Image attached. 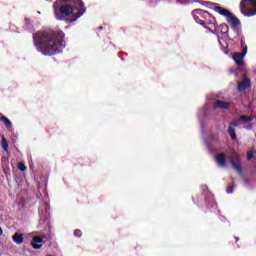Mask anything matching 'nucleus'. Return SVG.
<instances>
[{
    "label": "nucleus",
    "mask_w": 256,
    "mask_h": 256,
    "mask_svg": "<svg viewBox=\"0 0 256 256\" xmlns=\"http://www.w3.org/2000/svg\"><path fill=\"white\" fill-rule=\"evenodd\" d=\"M0 121H2V123L5 125V127H7V129H11V127H13L11 120H9V118H7L5 116H1Z\"/></svg>",
    "instance_id": "2eb2a0df"
},
{
    "label": "nucleus",
    "mask_w": 256,
    "mask_h": 256,
    "mask_svg": "<svg viewBox=\"0 0 256 256\" xmlns=\"http://www.w3.org/2000/svg\"><path fill=\"white\" fill-rule=\"evenodd\" d=\"M240 11L244 17L256 15V0H241Z\"/></svg>",
    "instance_id": "39448f33"
},
{
    "label": "nucleus",
    "mask_w": 256,
    "mask_h": 256,
    "mask_svg": "<svg viewBox=\"0 0 256 256\" xmlns=\"http://www.w3.org/2000/svg\"><path fill=\"white\" fill-rule=\"evenodd\" d=\"M43 239H45V236H34L31 241L33 249H41L43 247V243H45Z\"/></svg>",
    "instance_id": "9d476101"
},
{
    "label": "nucleus",
    "mask_w": 256,
    "mask_h": 256,
    "mask_svg": "<svg viewBox=\"0 0 256 256\" xmlns=\"http://www.w3.org/2000/svg\"><path fill=\"white\" fill-rule=\"evenodd\" d=\"M81 235H82L81 230H75L74 231V236L75 237L79 238V237H81Z\"/></svg>",
    "instance_id": "412c9836"
},
{
    "label": "nucleus",
    "mask_w": 256,
    "mask_h": 256,
    "mask_svg": "<svg viewBox=\"0 0 256 256\" xmlns=\"http://www.w3.org/2000/svg\"><path fill=\"white\" fill-rule=\"evenodd\" d=\"M236 241H239V238H236Z\"/></svg>",
    "instance_id": "b1692460"
},
{
    "label": "nucleus",
    "mask_w": 256,
    "mask_h": 256,
    "mask_svg": "<svg viewBox=\"0 0 256 256\" xmlns=\"http://www.w3.org/2000/svg\"><path fill=\"white\" fill-rule=\"evenodd\" d=\"M211 33L217 35L218 41L221 44V37L220 35H225L229 37L227 33H229V26L227 24H221L220 26L215 25V22H212L209 27H206Z\"/></svg>",
    "instance_id": "0eeeda50"
},
{
    "label": "nucleus",
    "mask_w": 256,
    "mask_h": 256,
    "mask_svg": "<svg viewBox=\"0 0 256 256\" xmlns=\"http://www.w3.org/2000/svg\"><path fill=\"white\" fill-rule=\"evenodd\" d=\"M207 111H209V105H205L201 110V113L204 115V117H207Z\"/></svg>",
    "instance_id": "f3484780"
},
{
    "label": "nucleus",
    "mask_w": 256,
    "mask_h": 256,
    "mask_svg": "<svg viewBox=\"0 0 256 256\" xmlns=\"http://www.w3.org/2000/svg\"><path fill=\"white\" fill-rule=\"evenodd\" d=\"M249 87H251V80L245 77L243 81L238 84V91H245V89H249Z\"/></svg>",
    "instance_id": "9b49d317"
},
{
    "label": "nucleus",
    "mask_w": 256,
    "mask_h": 256,
    "mask_svg": "<svg viewBox=\"0 0 256 256\" xmlns=\"http://www.w3.org/2000/svg\"><path fill=\"white\" fill-rule=\"evenodd\" d=\"M230 163L237 173H241V158H239V154L230 156Z\"/></svg>",
    "instance_id": "1a4fd4ad"
},
{
    "label": "nucleus",
    "mask_w": 256,
    "mask_h": 256,
    "mask_svg": "<svg viewBox=\"0 0 256 256\" xmlns=\"http://www.w3.org/2000/svg\"><path fill=\"white\" fill-rule=\"evenodd\" d=\"M214 11L216 13H218L219 15H222V17H225L227 23H229V25H231V27H233V29H235L239 25V23H240L239 18H237L235 15H233V13H231L229 10H227L221 6H215Z\"/></svg>",
    "instance_id": "20e7f679"
},
{
    "label": "nucleus",
    "mask_w": 256,
    "mask_h": 256,
    "mask_svg": "<svg viewBox=\"0 0 256 256\" xmlns=\"http://www.w3.org/2000/svg\"><path fill=\"white\" fill-rule=\"evenodd\" d=\"M37 13H38V15H41V12H40V11H38Z\"/></svg>",
    "instance_id": "4be33fe9"
},
{
    "label": "nucleus",
    "mask_w": 256,
    "mask_h": 256,
    "mask_svg": "<svg viewBox=\"0 0 256 256\" xmlns=\"http://www.w3.org/2000/svg\"><path fill=\"white\" fill-rule=\"evenodd\" d=\"M54 17L58 21H63L65 17L72 15L70 21H77L85 13V6L81 0H57L53 4Z\"/></svg>",
    "instance_id": "f03ea898"
},
{
    "label": "nucleus",
    "mask_w": 256,
    "mask_h": 256,
    "mask_svg": "<svg viewBox=\"0 0 256 256\" xmlns=\"http://www.w3.org/2000/svg\"><path fill=\"white\" fill-rule=\"evenodd\" d=\"M245 55H247V46H245L241 52H236L233 54L232 59L235 61L236 65H243V59H245Z\"/></svg>",
    "instance_id": "6e6552de"
},
{
    "label": "nucleus",
    "mask_w": 256,
    "mask_h": 256,
    "mask_svg": "<svg viewBox=\"0 0 256 256\" xmlns=\"http://www.w3.org/2000/svg\"><path fill=\"white\" fill-rule=\"evenodd\" d=\"M2 148L4 149V151L9 150V142H7L5 136H2Z\"/></svg>",
    "instance_id": "dca6fc26"
},
{
    "label": "nucleus",
    "mask_w": 256,
    "mask_h": 256,
    "mask_svg": "<svg viewBox=\"0 0 256 256\" xmlns=\"http://www.w3.org/2000/svg\"><path fill=\"white\" fill-rule=\"evenodd\" d=\"M247 129H251V126L247 127Z\"/></svg>",
    "instance_id": "5701e85b"
},
{
    "label": "nucleus",
    "mask_w": 256,
    "mask_h": 256,
    "mask_svg": "<svg viewBox=\"0 0 256 256\" xmlns=\"http://www.w3.org/2000/svg\"><path fill=\"white\" fill-rule=\"evenodd\" d=\"M253 155H254L253 150H249L247 152V159H248V161H251L253 159Z\"/></svg>",
    "instance_id": "6ab92c4d"
},
{
    "label": "nucleus",
    "mask_w": 256,
    "mask_h": 256,
    "mask_svg": "<svg viewBox=\"0 0 256 256\" xmlns=\"http://www.w3.org/2000/svg\"><path fill=\"white\" fill-rule=\"evenodd\" d=\"M235 191V185L228 186L227 193H234Z\"/></svg>",
    "instance_id": "aec40b11"
},
{
    "label": "nucleus",
    "mask_w": 256,
    "mask_h": 256,
    "mask_svg": "<svg viewBox=\"0 0 256 256\" xmlns=\"http://www.w3.org/2000/svg\"><path fill=\"white\" fill-rule=\"evenodd\" d=\"M192 17L194 18L196 23L205 27V29H207V27H209L207 25L211 26V23H213V21H215V18H213V16H211L209 14V12H207L205 10H194L192 12Z\"/></svg>",
    "instance_id": "7ed1b4c3"
},
{
    "label": "nucleus",
    "mask_w": 256,
    "mask_h": 256,
    "mask_svg": "<svg viewBox=\"0 0 256 256\" xmlns=\"http://www.w3.org/2000/svg\"><path fill=\"white\" fill-rule=\"evenodd\" d=\"M216 163L219 165V167H225V165H227V158L224 156V154H218L216 156Z\"/></svg>",
    "instance_id": "ddd939ff"
},
{
    "label": "nucleus",
    "mask_w": 256,
    "mask_h": 256,
    "mask_svg": "<svg viewBox=\"0 0 256 256\" xmlns=\"http://www.w3.org/2000/svg\"><path fill=\"white\" fill-rule=\"evenodd\" d=\"M255 117L243 115L240 117L239 121L232 122L228 126V133L233 141L237 140V134H235V127L240 125V123H251Z\"/></svg>",
    "instance_id": "423d86ee"
},
{
    "label": "nucleus",
    "mask_w": 256,
    "mask_h": 256,
    "mask_svg": "<svg viewBox=\"0 0 256 256\" xmlns=\"http://www.w3.org/2000/svg\"><path fill=\"white\" fill-rule=\"evenodd\" d=\"M34 45L42 55H57L65 49V33L63 32H38L33 35Z\"/></svg>",
    "instance_id": "f257e3e1"
},
{
    "label": "nucleus",
    "mask_w": 256,
    "mask_h": 256,
    "mask_svg": "<svg viewBox=\"0 0 256 256\" xmlns=\"http://www.w3.org/2000/svg\"><path fill=\"white\" fill-rule=\"evenodd\" d=\"M231 107V103L217 100L214 104V109H229Z\"/></svg>",
    "instance_id": "f8f14e48"
},
{
    "label": "nucleus",
    "mask_w": 256,
    "mask_h": 256,
    "mask_svg": "<svg viewBox=\"0 0 256 256\" xmlns=\"http://www.w3.org/2000/svg\"><path fill=\"white\" fill-rule=\"evenodd\" d=\"M23 234L16 232L13 236H12V241H14V243H16V245H21V243H23Z\"/></svg>",
    "instance_id": "4468645a"
},
{
    "label": "nucleus",
    "mask_w": 256,
    "mask_h": 256,
    "mask_svg": "<svg viewBox=\"0 0 256 256\" xmlns=\"http://www.w3.org/2000/svg\"><path fill=\"white\" fill-rule=\"evenodd\" d=\"M18 169L20 171H27V166H25V164L20 162V163H18Z\"/></svg>",
    "instance_id": "a211bd4d"
}]
</instances>
